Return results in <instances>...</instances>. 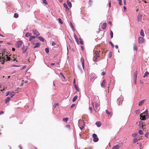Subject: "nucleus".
<instances>
[{"label": "nucleus", "mask_w": 149, "mask_h": 149, "mask_svg": "<svg viewBox=\"0 0 149 149\" xmlns=\"http://www.w3.org/2000/svg\"><path fill=\"white\" fill-rule=\"evenodd\" d=\"M68 119V118H63V120L64 121H65V122H67Z\"/></svg>", "instance_id": "44"}, {"label": "nucleus", "mask_w": 149, "mask_h": 149, "mask_svg": "<svg viewBox=\"0 0 149 149\" xmlns=\"http://www.w3.org/2000/svg\"><path fill=\"white\" fill-rule=\"evenodd\" d=\"M77 96L76 95L72 99V102H75L77 99Z\"/></svg>", "instance_id": "28"}, {"label": "nucleus", "mask_w": 149, "mask_h": 149, "mask_svg": "<svg viewBox=\"0 0 149 149\" xmlns=\"http://www.w3.org/2000/svg\"><path fill=\"white\" fill-rule=\"evenodd\" d=\"M33 32L34 33V35H36L37 36H38L40 35V33L39 32L35 29H33Z\"/></svg>", "instance_id": "9"}, {"label": "nucleus", "mask_w": 149, "mask_h": 149, "mask_svg": "<svg viewBox=\"0 0 149 149\" xmlns=\"http://www.w3.org/2000/svg\"><path fill=\"white\" fill-rule=\"evenodd\" d=\"M23 44V42L22 41H18L15 44V47L17 48H19Z\"/></svg>", "instance_id": "2"}, {"label": "nucleus", "mask_w": 149, "mask_h": 149, "mask_svg": "<svg viewBox=\"0 0 149 149\" xmlns=\"http://www.w3.org/2000/svg\"><path fill=\"white\" fill-rule=\"evenodd\" d=\"M110 35L111 36V38H112L113 37V33L112 31L110 30Z\"/></svg>", "instance_id": "40"}, {"label": "nucleus", "mask_w": 149, "mask_h": 149, "mask_svg": "<svg viewBox=\"0 0 149 149\" xmlns=\"http://www.w3.org/2000/svg\"><path fill=\"white\" fill-rule=\"evenodd\" d=\"M140 34H141V35L142 36H144V32H143V30H141V31L140 32Z\"/></svg>", "instance_id": "30"}, {"label": "nucleus", "mask_w": 149, "mask_h": 149, "mask_svg": "<svg viewBox=\"0 0 149 149\" xmlns=\"http://www.w3.org/2000/svg\"><path fill=\"white\" fill-rule=\"evenodd\" d=\"M109 7L110 8L111 7V1H110L109 3Z\"/></svg>", "instance_id": "60"}, {"label": "nucleus", "mask_w": 149, "mask_h": 149, "mask_svg": "<svg viewBox=\"0 0 149 149\" xmlns=\"http://www.w3.org/2000/svg\"><path fill=\"white\" fill-rule=\"evenodd\" d=\"M58 105V104H57H57H54L53 107H54V108Z\"/></svg>", "instance_id": "55"}, {"label": "nucleus", "mask_w": 149, "mask_h": 149, "mask_svg": "<svg viewBox=\"0 0 149 149\" xmlns=\"http://www.w3.org/2000/svg\"><path fill=\"white\" fill-rule=\"evenodd\" d=\"M120 146L118 145H116L112 148V149H119L120 148Z\"/></svg>", "instance_id": "16"}, {"label": "nucleus", "mask_w": 149, "mask_h": 149, "mask_svg": "<svg viewBox=\"0 0 149 149\" xmlns=\"http://www.w3.org/2000/svg\"><path fill=\"white\" fill-rule=\"evenodd\" d=\"M93 141L95 142H97L98 141V138L96 134H93Z\"/></svg>", "instance_id": "4"}, {"label": "nucleus", "mask_w": 149, "mask_h": 149, "mask_svg": "<svg viewBox=\"0 0 149 149\" xmlns=\"http://www.w3.org/2000/svg\"><path fill=\"white\" fill-rule=\"evenodd\" d=\"M100 52V51H99V52L98 51H95V55L97 56H99V53Z\"/></svg>", "instance_id": "31"}, {"label": "nucleus", "mask_w": 149, "mask_h": 149, "mask_svg": "<svg viewBox=\"0 0 149 149\" xmlns=\"http://www.w3.org/2000/svg\"><path fill=\"white\" fill-rule=\"evenodd\" d=\"M10 97H8L5 100V103L6 104L7 103V102L10 100Z\"/></svg>", "instance_id": "23"}, {"label": "nucleus", "mask_w": 149, "mask_h": 149, "mask_svg": "<svg viewBox=\"0 0 149 149\" xmlns=\"http://www.w3.org/2000/svg\"><path fill=\"white\" fill-rule=\"evenodd\" d=\"M0 59H2V61H1V63L3 64L5 61H10V57H8L7 55L6 54L5 52H3V53H0Z\"/></svg>", "instance_id": "1"}, {"label": "nucleus", "mask_w": 149, "mask_h": 149, "mask_svg": "<svg viewBox=\"0 0 149 149\" xmlns=\"http://www.w3.org/2000/svg\"><path fill=\"white\" fill-rule=\"evenodd\" d=\"M74 86L75 87L76 90L77 91H79V89L78 88V87L77 86L76 84H75V85H74Z\"/></svg>", "instance_id": "36"}, {"label": "nucleus", "mask_w": 149, "mask_h": 149, "mask_svg": "<svg viewBox=\"0 0 149 149\" xmlns=\"http://www.w3.org/2000/svg\"><path fill=\"white\" fill-rule=\"evenodd\" d=\"M39 39L42 41V42H44L45 41V39L41 36H39L38 37Z\"/></svg>", "instance_id": "19"}, {"label": "nucleus", "mask_w": 149, "mask_h": 149, "mask_svg": "<svg viewBox=\"0 0 149 149\" xmlns=\"http://www.w3.org/2000/svg\"><path fill=\"white\" fill-rule=\"evenodd\" d=\"M149 136V133L148 132H146L145 134V137H146L147 138H148Z\"/></svg>", "instance_id": "49"}, {"label": "nucleus", "mask_w": 149, "mask_h": 149, "mask_svg": "<svg viewBox=\"0 0 149 149\" xmlns=\"http://www.w3.org/2000/svg\"><path fill=\"white\" fill-rule=\"evenodd\" d=\"M80 61L81 63H82V67L83 68H84V58L82 57H81V59H80Z\"/></svg>", "instance_id": "13"}, {"label": "nucleus", "mask_w": 149, "mask_h": 149, "mask_svg": "<svg viewBox=\"0 0 149 149\" xmlns=\"http://www.w3.org/2000/svg\"><path fill=\"white\" fill-rule=\"evenodd\" d=\"M135 112L137 114H139L140 113V110H137Z\"/></svg>", "instance_id": "47"}, {"label": "nucleus", "mask_w": 149, "mask_h": 149, "mask_svg": "<svg viewBox=\"0 0 149 149\" xmlns=\"http://www.w3.org/2000/svg\"><path fill=\"white\" fill-rule=\"evenodd\" d=\"M106 113H107V114H108V116H109V115H110L111 114V113L110 111H109L108 110H106Z\"/></svg>", "instance_id": "37"}, {"label": "nucleus", "mask_w": 149, "mask_h": 149, "mask_svg": "<svg viewBox=\"0 0 149 149\" xmlns=\"http://www.w3.org/2000/svg\"><path fill=\"white\" fill-rule=\"evenodd\" d=\"M31 35V34L29 33H26L25 36L26 37H28L30 36Z\"/></svg>", "instance_id": "27"}, {"label": "nucleus", "mask_w": 149, "mask_h": 149, "mask_svg": "<svg viewBox=\"0 0 149 149\" xmlns=\"http://www.w3.org/2000/svg\"><path fill=\"white\" fill-rule=\"evenodd\" d=\"M137 144L138 145V146L140 147H141L142 146V145L141 143H138Z\"/></svg>", "instance_id": "50"}, {"label": "nucleus", "mask_w": 149, "mask_h": 149, "mask_svg": "<svg viewBox=\"0 0 149 149\" xmlns=\"http://www.w3.org/2000/svg\"><path fill=\"white\" fill-rule=\"evenodd\" d=\"M139 133L141 135H142L143 134V132L141 130H139Z\"/></svg>", "instance_id": "42"}, {"label": "nucleus", "mask_w": 149, "mask_h": 149, "mask_svg": "<svg viewBox=\"0 0 149 149\" xmlns=\"http://www.w3.org/2000/svg\"><path fill=\"white\" fill-rule=\"evenodd\" d=\"M52 46H54L56 45V43L54 41L52 42Z\"/></svg>", "instance_id": "53"}, {"label": "nucleus", "mask_w": 149, "mask_h": 149, "mask_svg": "<svg viewBox=\"0 0 149 149\" xmlns=\"http://www.w3.org/2000/svg\"><path fill=\"white\" fill-rule=\"evenodd\" d=\"M140 116L141 119L143 120H146V117L147 116H146L145 115H144L143 113H141V114L140 115Z\"/></svg>", "instance_id": "8"}, {"label": "nucleus", "mask_w": 149, "mask_h": 149, "mask_svg": "<svg viewBox=\"0 0 149 149\" xmlns=\"http://www.w3.org/2000/svg\"><path fill=\"white\" fill-rule=\"evenodd\" d=\"M42 1L45 4V5L47 4V3L46 0H42Z\"/></svg>", "instance_id": "46"}, {"label": "nucleus", "mask_w": 149, "mask_h": 149, "mask_svg": "<svg viewBox=\"0 0 149 149\" xmlns=\"http://www.w3.org/2000/svg\"><path fill=\"white\" fill-rule=\"evenodd\" d=\"M85 125V124L83 122L81 121L80 123L79 124V126L81 130L84 128Z\"/></svg>", "instance_id": "5"}, {"label": "nucleus", "mask_w": 149, "mask_h": 149, "mask_svg": "<svg viewBox=\"0 0 149 149\" xmlns=\"http://www.w3.org/2000/svg\"><path fill=\"white\" fill-rule=\"evenodd\" d=\"M149 74V73L148 72H145L144 76H143V77H146L148 76V75Z\"/></svg>", "instance_id": "29"}, {"label": "nucleus", "mask_w": 149, "mask_h": 149, "mask_svg": "<svg viewBox=\"0 0 149 149\" xmlns=\"http://www.w3.org/2000/svg\"><path fill=\"white\" fill-rule=\"evenodd\" d=\"M109 58H111V56H112V54H111V52H110L109 53Z\"/></svg>", "instance_id": "52"}, {"label": "nucleus", "mask_w": 149, "mask_h": 149, "mask_svg": "<svg viewBox=\"0 0 149 149\" xmlns=\"http://www.w3.org/2000/svg\"><path fill=\"white\" fill-rule=\"evenodd\" d=\"M40 44L39 43H37L35 46L34 47V48H35L37 47H39Z\"/></svg>", "instance_id": "32"}, {"label": "nucleus", "mask_w": 149, "mask_h": 149, "mask_svg": "<svg viewBox=\"0 0 149 149\" xmlns=\"http://www.w3.org/2000/svg\"><path fill=\"white\" fill-rule=\"evenodd\" d=\"M95 101H96V102L95 103V109H98V107H99L100 106L99 104V100L98 98H95Z\"/></svg>", "instance_id": "3"}, {"label": "nucleus", "mask_w": 149, "mask_h": 149, "mask_svg": "<svg viewBox=\"0 0 149 149\" xmlns=\"http://www.w3.org/2000/svg\"><path fill=\"white\" fill-rule=\"evenodd\" d=\"M10 94V92L9 91L7 92H6V96H7L8 95Z\"/></svg>", "instance_id": "58"}, {"label": "nucleus", "mask_w": 149, "mask_h": 149, "mask_svg": "<svg viewBox=\"0 0 149 149\" xmlns=\"http://www.w3.org/2000/svg\"><path fill=\"white\" fill-rule=\"evenodd\" d=\"M19 16L18 14L17 13H15L14 15V17L16 18H17Z\"/></svg>", "instance_id": "41"}, {"label": "nucleus", "mask_w": 149, "mask_h": 149, "mask_svg": "<svg viewBox=\"0 0 149 149\" xmlns=\"http://www.w3.org/2000/svg\"><path fill=\"white\" fill-rule=\"evenodd\" d=\"M137 79H134L135 84H136Z\"/></svg>", "instance_id": "64"}, {"label": "nucleus", "mask_w": 149, "mask_h": 149, "mask_svg": "<svg viewBox=\"0 0 149 149\" xmlns=\"http://www.w3.org/2000/svg\"><path fill=\"white\" fill-rule=\"evenodd\" d=\"M4 113V112L3 111H1L0 112V115L1 114H3Z\"/></svg>", "instance_id": "59"}, {"label": "nucleus", "mask_w": 149, "mask_h": 149, "mask_svg": "<svg viewBox=\"0 0 149 149\" xmlns=\"http://www.w3.org/2000/svg\"><path fill=\"white\" fill-rule=\"evenodd\" d=\"M143 113V115H146V116H147L148 115V111L147 110H146Z\"/></svg>", "instance_id": "26"}, {"label": "nucleus", "mask_w": 149, "mask_h": 149, "mask_svg": "<svg viewBox=\"0 0 149 149\" xmlns=\"http://www.w3.org/2000/svg\"><path fill=\"white\" fill-rule=\"evenodd\" d=\"M132 136L133 137H135L136 136V133H133L132 134Z\"/></svg>", "instance_id": "51"}, {"label": "nucleus", "mask_w": 149, "mask_h": 149, "mask_svg": "<svg viewBox=\"0 0 149 149\" xmlns=\"http://www.w3.org/2000/svg\"><path fill=\"white\" fill-rule=\"evenodd\" d=\"M110 44H111V45L112 46V47H114V45L113 44V43H112V42H110Z\"/></svg>", "instance_id": "62"}, {"label": "nucleus", "mask_w": 149, "mask_h": 149, "mask_svg": "<svg viewBox=\"0 0 149 149\" xmlns=\"http://www.w3.org/2000/svg\"><path fill=\"white\" fill-rule=\"evenodd\" d=\"M75 104H72V105L71 106V108H72L74 107H75Z\"/></svg>", "instance_id": "56"}, {"label": "nucleus", "mask_w": 149, "mask_h": 149, "mask_svg": "<svg viewBox=\"0 0 149 149\" xmlns=\"http://www.w3.org/2000/svg\"><path fill=\"white\" fill-rule=\"evenodd\" d=\"M58 20L59 22L61 24H62L63 23V22L61 20V19L60 18H59L58 19Z\"/></svg>", "instance_id": "48"}, {"label": "nucleus", "mask_w": 149, "mask_h": 149, "mask_svg": "<svg viewBox=\"0 0 149 149\" xmlns=\"http://www.w3.org/2000/svg\"><path fill=\"white\" fill-rule=\"evenodd\" d=\"M133 49L135 51H137V47L136 45V44H134L133 45Z\"/></svg>", "instance_id": "21"}, {"label": "nucleus", "mask_w": 149, "mask_h": 149, "mask_svg": "<svg viewBox=\"0 0 149 149\" xmlns=\"http://www.w3.org/2000/svg\"><path fill=\"white\" fill-rule=\"evenodd\" d=\"M144 39L143 37H139L138 38V42L139 44H142L144 42Z\"/></svg>", "instance_id": "6"}, {"label": "nucleus", "mask_w": 149, "mask_h": 149, "mask_svg": "<svg viewBox=\"0 0 149 149\" xmlns=\"http://www.w3.org/2000/svg\"><path fill=\"white\" fill-rule=\"evenodd\" d=\"M101 74L103 76H104L105 75V72H102V73H101Z\"/></svg>", "instance_id": "57"}, {"label": "nucleus", "mask_w": 149, "mask_h": 149, "mask_svg": "<svg viewBox=\"0 0 149 149\" xmlns=\"http://www.w3.org/2000/svg\"><path fill=\"white\" fill-rule=\"evenodd\" d=\"M106 25H107V24L106 23H105V22L104 23L102 24L101 26L102 28L103 29H105L106 28Z\"/></svg>", "instance_id": "14"}, {"label": "nucleus", "mask_w": 149, "mask_h": 149, "mask_svg": "<svg viewBox=\"0 0 149 149\" xmlns=\"http://www.w3.org/2000/svg\"><path fill=\"white\" fill-rule=\"evenodd\" d=\"M60 75L61 76L62 79L63 81H65V77L64 76L63 73L62 72H61L60 73Z\"/></svg>", "instance_id": "15"}, {"label": "nucleus", "mask_w": 149, "mask_h": 149, "mask_svg": "<svg viewBox=\"0 0 149 149\" xmlns=\"http://www.w3.org/2000/svg\"><path fill=\"white\" fill-rule=\"evenodd\" d=\"M73 84L74 85H75V79H74V81H73Z\"/></svg>", "instance_id": "61"}, {"label": "nucleus", "mask_w": 149, "mask_h": 149, "mask_svg": "<svg viewBox=\"0 0 149 149\" xmlns=\"http://www.w3.org/2000/svg\"><path fill=\"white\" fill-rule=\"evenodd\" d=\"M95 124L98 127H100L101 125V123L100 121L97 122L95 123Z\"/></svg>", "instance_id": "17"}, {"label": "nucleus", "mask_w": 149, "mask_h": 149, "mask_svg": "<svg viewBox=\"0 0 149 149\" xmlns=\"http://www.w3.org/2000/svg\"><path fill=\"white\" fill-rule=\"evenodd\" d=\"M79 40H80L79 43L81 45H83V41L81 40V38H79Z\"/></svg>", "instance_id": "45"}, {"label": "nucleus", "mask_w": 149, "mask_h": 149, "mask_svg": "<svg viewBox=\"0 0 149 149\" xmlns=\"http://www.w3.org/2000/svg\"><path fill=\"white\" fill-rule=\"evenodd\" d=\"M74 38L75 40H76V41L77 42L78 41V39L76 35L75 34H74Z\"/></svg>", "instance_id": "39"}, {"label": "nucleus", "mask_w": 149, "mask_h": 149, "mask_svg": "<svg viewBox=\"0 0 149 149\" xmlns=\"http://www.w3.org/2000/svg\"><path fill=\"white\" fill-rule=\"evenodd\" d=\"M45 51L47 53H48L49 52V49L48 48H46L45 49Z\"/></svg>", "instance_id": "43"}, {"label": "nucleus", "mask_w": 149, "mask_h": 149, "mask_svg": "<svg viewBox=\"0 0 149 149\" xmlns=\"http://www.w3.org/2000/svg\"><path fill=\"white\" fill-rule=\"evenodd\" d=\"M137 74H138L137 71H136L134 73V79H137Z\"/></svg>", "instance_id": "24"}, {"label": "nucleus", "mask_w": 149, "mask_h": 149, "mask_svg": "<svg viewBox=\"0 0 149 149\" xmlns=\"http://www.w3.org/2000/svg\"><path fill=\"white\" fill-rule=\"evenodd\" d=\"M142 17V15L140 13H139L137 16L138 20L139 22L141 20Z\"/></svg>", "instance_id": "12"}, {"label": "nucleus", "mask_w": 149, "mask_h": 149, "mask_svg": "<svg viewBox=\"0 0 149 149\" xmlns=\"http://www.w3.org/2000/svg\"><path fill=\"white\" fill-rule=\"evenodd\" d=\"M22 49L23 51V53H24L26 51L27 49V47L26 46H24L22 47Z\"/></svg>", "instance_id": "10"}, {"label": "nucleus", "mask_w": 149, "mask_h": 149, "mask_svg": "<svg viewBox=\"0 0 149 149\" xmlns=\"http://www.w3.org/2000/svg\"><path fill=\"white\" fill-rule=\"evenodd\" d=\"M106 83V81L105 80H104L101 84V85L102 88H105V84Z\"/></svg>", "instance_id": "7"}, {"label": "nucleus", "mask_w": 149, "mask_h": 149, "mask_svg": "<svg viewBox=\"0 0 149 149\" xmlns=\"http://www.w3.org/2000/svg\"><path fill=\"white\" fill-rule=\"evenodd\" d=\"M14 93L13 92H11L10 93V98H12L13 96H14V95L13 94Z\"/></svg>", "instance_id": "38"}, {"label": "nucleus", "mask_w": 149, "mask_h": 149, "mask_svg": "<svg viewBox=\"0 0 149 149\" xmlns=\"http://www.w3.org/2000/svg\"><path fill=\"white\" fill-rule=\"evenodd\" d=\"M70 26H71L72 29V30L73 31H74V27L73 25H72V24L71 22H70Z\"/></svg>", "instance_id": "35"}, {"label": "nucleus", "mask_w": 149, "mask_h": 149, "mask_svg": "<svg viewBox=\"0 0 149 149\" xmlns=\"http://www.w3.org/2000/svg\"><path fill=\"white\" fill-rule=\"evenodd\" d=\"M99 57V56H97L95 55L94 56V58L93 59V60L94 61V62L97 61V58L98 57Z\"/></svg>", "instance_id": "20"}, {"label": "nucleus", "mask_w": 149, "mask_h": 149, "mask_svg": "<svg viewBox=\"0 0 149 149\" xmlns=\"http://www.w3.org/2000/svg\"><path fill=\"white\" fill-rule=\"evenodd\" d=\"M89 110L91 111V112H92V108L91 107H90L89 108Z\"/></svg>", "instance_id": "63"}, {"label": "nucleus", "mask_w": 149, "mask_h": 149, "mask_svg": "<svg viewBox=\"0 0 149 149\" xmlns=\"http://www.w3.org/2000/svg\"><path fill=\"white\" fill-rule=\"evenodd\" d=\"M36 38V36H30L29 38V41H31L33 39L35 38Z\"/></svg>", "instance_id": "25"}, {"label": "nucleus", "mask_w": 149, "mask_h": 149, "mask_svg": "<svg viewBox=\"0 0 149 149\" xmlns=\"http://www.w3.org/2000/svg\"><path fill=\"white\" fill-rule=\"evenodd\" d=\"M139 139H138L137 138H134L133 140V143H135L137 142L138 141V140H139Z\"/></svg>", "instance_id": "22"}, {"label": "nucleus", "mask_w": 149, "mask_h": 149, "mask_svg": "<svg viewBox=\"0 0 149 149\" xmlns=\"http://www.w3.org/2000/svg\"><path fill=\"white\" fill-rule=\"evenodd\" d=\"M67 3L68 5V6L70 7H72V3L71 2L69 1L68 0L67 1Z\"/></svg>", "instance_id": "18"}, {"label": "nucleus", "mask_w": 149, "mask_h": 149, "mask_svg": "<svg viewBox=\"0 0 149 149\" xmlns=\"http://www.w3.org/2000/svg\"><path fill=\"white\" fill-rule=\"evenodd\" d=\"M139 125L141 128H142L143 129V127L145 126V125H143V122L142 121H140Z\"/></svg>", "instance_id": "11"}, {"label": "nucleus", "mask_w": 149, "mask_h": 149, "mask_svg": "<svg viewBox=\"0 0 149 149\" xmlns=\"http://www.w3.org/2000/svg\"><path fill=\"white\" fill-rule=\"evenodd\" d=\"M63 6L66 9H67L68 10L69 9V8H68V6L65 3H63Z\"/></svg>", "instance_id": "34"}, {"label": "nucleus", "mask_w": 149, "mask_h": 149, "mask_svg": "<svg viewBox=\"0 0 149 149\" xmlns=\"http://www.w3.org/2000/svg\"><path fill=\"white\" fill-rule=\"evenodd\" d=\"M118 3L120 5H121L122 4V0H118Z\"/></svg>", "instance_id": "54"}, {"label": "nucleus", "mask_w": 149, "mask_h": 149, "mask_svg": "<svg viewBox=\"0 0 149 149\" xmlns=\"http://www.w3.org/2000/svg\"><path fill=\"white\" fill-rule=\"evenodd\" d=\"M144 100H143L141 101L140 102L139 104V106H141L142 105V104H143L144 103Z\"/></svg>", "instance_id": "33"}]
</instances>
